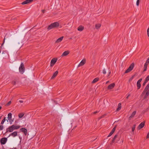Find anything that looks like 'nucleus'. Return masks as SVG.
<instances>
[{
  "label": "nucleus",
  "mask_w": 149,
  "mask_h": 149,
  "mask_svg": "<svg viewBox=\"0 0 149 149\" xmlns=\"http://www.w3.org/2000/svg\"><path fill=\"white\" fill-rule=\"evenodd\" d=\"M20 125H12L11 126H10L6 129V132L3 134V135H5L6 134L9 132H11L13 131L14 130H17L20 128Z\"/></svg>",
  "instance_id": "nucleus-1"
},
{
  "label": "nucleus",
  "mask_w": 149,
  "mask_h": 149,
  "mask_svg": "<svg viewBox=\"0 0 149 149\" xmlns=\"http://www.w3.org/2000/svg\"><path fill=\"white\" fill-rule=\"evenodd\" d=\"M22 42L16 41L13 45V49L15 50L19 48L20 49L22 46Z\"/></svg>",
  "instance_id": "nucleus-2"
},
{
  "label": "nucleus",
  "mask_w": 149,
  "mask_h": 149,
  "mask_svg": "<svg viewBox=\"0 0 149 149\" xmlns=\"http://www.w3.org/2000/svg\"><path fill=\"white\" fill-rule=\"evenodd\" d=\"M25 70V68L24 66V64L23 63H21L19 68V72L21 74H22L24 72Z\"/></svg>",
  "instance_id": "nucleus-3"
},
{
  "label": "nucleus",
  "mask_w": 149,
  "mask_h": 149,
  "mask_svg": "<svg viewBox=\"0 0 149 149\" xmlns=\"http://www.w3.org/2000/svg\"><path fill=\"white\" fill-rule=\"evenodd\" d=\"M134 63H132L129 66L128 68L125 71L124 73H127L132 70L134 67Z\"/></svg>",
  "instance_id": "nucleus-4"
},
{
  "label": "nucleus",
  "mask_w": 149,
  "mask_h": 149,
  "mask_svg": "<svg viewBox=\"0 0 149 149\" xmlns=\"http://www.w3.org/2000/svg\"><path fill=\"white\" fill-rule=\"evenodd\" d=\"M7 141V138L6 137L2 138L0 141L1 144V145H4L6 142Z\"/></svg>",
  "instance_id": "nucleus-5"
},
{
  "label": "nucleus",
  "mask_w": 149,
  "mask_h": 149,
  "mask_svg": "<svg viewBox=\"0 0 149 149\" xmlns=\"http://www.w3.org/2000/svg\"><path fill=\"white\" fill-rule=\"evenodd\" d=\"M57 60V58H53L50 62V66H53L56 63Z\"/></svg>",
  "instance_id": "nucleus-6"
},
{
  "label": "nucleus",
  "mask_w": 149,
  "mask_h": 149,
  "mask_svg": "<svg viewBox=\"0 0 149 149\" xmlns=\"http://www.w3.org/2000/svg\"><path fill=\"white\" fill-rule=\"evenodd\" d=\"M21 132H23L25 136H26L27 134V130L25 128L22 127L20 129Z\"/></svg>",
  "instance_id": "nucleus-7"
},
{
  "label": "nucleus",
  "mask_w": 149,
  "mask_h": 149,
  "mask_svg": "<svg viewBox=\"0 0 149 149\" xmlns=\"http://www.w3.org/2000/svg\"><path fill=\"white\" fill-rule=\"evenodd\" d=\"M145 124V122L143 121L141 122L138 126L137 129L139 130L141 129L144 126Z\"/></svg>",
  "instance_id": "nucleus-8"
},
{
  "label": "nucleus",
  "mask_w": 149,
  "mask_h": 149,
  "mask_svg": "<svg viewBox=\"0 0 149 149\" xmlns=\"http://www.w3.org/2000/svg\"><path fill=\"white\" fill-rule=\"evenodd\" d=\"M53 28H56L59 26V24L58 22H56L51 24Z\"/></svg>",
  "instance_id": "nucleus-9"
},
{
  "label": "nucleus",
  "mask_w": 149,
  "mask_h": 149,
  "mask_svg": "<svg viewBox=\"0 0 149 149\" xmlns=\"http://www.w3.org/2000/svg\"><path fill=\"white\" fill-rule=\"evenodd\" d=\"M17 135H18L17 134V131H14V132L10 133V135H9V136H8V137L10 136H12L13 137H15V136H17Z\"/></svg>",
  "instance_id": "nucleus-10"
},
{
  "label": "nucleus",
  "mask_w": 149,
  "mask_h": 149,
  "mask_svg": "<svg viewBox=\"0 0 149 149\" xmlns=\"http://www.w3.org/2000/svg\"><path fill=\"white\" fill-rule=\"evenodd\" d=\"M86 60L85 59H83L80 62V63L78 65V67L84 65L85 63Z\"/></svg>",
  "instance_id": "nucleus-11"
},
{
  "label": "nucleus",
  "mask_w": 149,
  "mask_h": 149,
  "mask_svg": "<svg viewBox=\"0 0 149 149\" xmlns=\"http://www.w3.org/2000/svg\"><path fill=\"white\" fill-rule=\"evenodd\" d=\"M33 0H26L22 2L21 4L22 5H25L30 3L33 1Z\"/></svg>",
  "instance_id": "nucleus-12"
},
{
  "label": "nucleus",
  "mask_w": 149,
  "mask_h": 149,
  "mask_svg": "<svg viewBox=\"0 0 149 149\" xmlns=\"http://www.w3.org/2000/svg\"><path fill=\"white\" fill-rule=\"evenodd\" d=\"M115 86L114 83H113L111 84L108 86L107 87V89L108 90H111L113 89Z\"/></svg>",
  "instance_id": "nucleus-13"
},
{
  "label": "nucleus",
  "mask_w": 149,
  "mask_h": 149,
  "mask_svg": "<svg viewBox=\"0 0 149 149\" xmlns=\"http://www.w3.org/2000/svg\"><path fill=\"white\" fill-rule=\"evenodd\" d=\"M149 89V84H148L147 86H146V87L144 88V90L142 93V94H143L144 93L146 92Z\"/></svg>",
  "instance_id": "nucleus-14"
},
{
  "label": "nucleus",
  "mask_w": 149,
  "mask_h": 149,
  "mask_svg": "<svg viewBox=\"0 0 149 149\" xmlns=\"http://www.w3.org/2000/svg\"><path fill=\"white\" fill-rule=\"evenodd\" d=\"M69 51H65L62 54L61 56L62 57L66 56L69 53Z\"/></svg>",
  "instance_id": "nucleus-15"
},
{
  "label": "nucleus",
  "mask_w": 149,
  "mask_h": 149,
  "mask_svg": "<svg viewBox=\"0 0 149 149\" xmlns=\"http://www.w3.org/2000/svg\"><path fill=\"white\" fill-rule=\"evenodd\" d=\"M58 73V71H56L54 73H53V74L51 78V79H53L54 78L57 76V74Z\"/></svg>",
  "instance_id": "nucleus-16"
},
{
  "label": "nucleus",
  "mask_w": 149,
  "mask_h": 149,
  "mask_svg": "<svg viewBox=\"0 0 149 149\" xmlns=\"http://www.w3.org/2000/svg\"><path fill=\"white\" fill-rule=\"evenodd\" d=\"M84 27L82 26H79V27L77 28V30L78 31H82L84 29Z\"/></svg>",
  "instance_id": "nucleus-17"
},
{
  "label": "nucleus",
  "mask_w": 149,
  "mask_h": 149,
  "mask_svg": "<svg viewBox=\"0 0 149 149\" xmlns=\"http://www.w3.org/2000/svg\"><path fill=\"white\" fill-rule=\"evenodd\" d=\"M8 116L7 117L8 119V120H10V119H11L12 118V114L11 113H8Z\"/></svg>",
  "instance_id": "nucleus-18"
},
{
  "label": "nucleus",
  "mask_w": 149,
  "mask_h": 149,
  "mask_svg": "<svg viewBox=\"0 0 149 149\" xmlns=\"http://www.w3.org/2000/svg\"><path fill=\"white\" fill-rule=\"evenodd\" d=\"M63 38V36L61 37L60 38L57 39V40H56V43H58L61 42Z\"/></svg>",
  "instance_id": "nucleus-19"
},
{
  "label": "nucleus",
  "mask_w": 149,
  "mask_h": 149,
  "mask_svg": "<svg viewBox=\"0 0 149 149\" xmlns=\"http://www.w3.org/2000/svg\"><path fill=\"white\" fill-rule=\"evenodd\" d=\"M136 111H134L132 113L131 115L129 117V118H132L133 117H134V116L136 114Z\"/></svg>",
  "instance_id": "nucleus-20"
},
{
  "label": "nucleus",
  "mask_w": 149,
  "mask_h": 149,
  "mask_svg": "<svg viewBox=\"0 0 149 149\" xmlns=\"http://www.w3.org/2000/svg\"><path fill=\"white\" fill-rule=\"evenodd\" d=\"M6 120L7 121V122H8V120L7 119H6V118L5 117L2 120L1 122V125H3V124L4 123L5 121Z\"/></svg>",
  "instance_id": "nucleus-21"
},
{
  "label": "nucleus",
  "mask_w": 149,
  "mask_h": 149,
  "mask_svg": "<svg viewBox=\"0 0 149 149\" xmlns=\"http://www.w3.org/2000/svg\"><path fill=\"white\" fill-rule=\"evenodd\" d=\"M121 103H119L118 105V107L116 111H118L120 110L121 109Z\"/></svg>",
  "instance_id": "nucleus-22"
},
{
  "label": "nucleus",
  "mask_w": 149,
  "mask_h": 149,
  "mask_svg": "<svg viewBox=\"0 0 149 149\" xmlns=\"http://www.w3.org/2000/svg\"><path fill=\"white\" fill-rule=\"evenodd\" d=\"M99 78L98 77H97L95 78L93 81H92V83L93 84H94L96 82H97L98 80H99Z\"/></svg>",
  "instance_id": "nucleus-23"
},
{
  "label": "nucleus",
  "mask_w": 149,
  "mask_h": 149,
  "mask_svg": "<svg viewBox=\"0 0 149 149\" xmlns=\"http://www.w3.org/2000/svg\"><path fill=\"white\" fill-rule=\"evenodd\" d=\"M148 65V64H146V63L144 64V69L143 70V72H145L146 70Z\"/></svg>",
  "instance_id": "nucleus-24"
},
{
  "label": "nucleus",
  "mask_w": 149,
  "mask_h": 149,
  "mask_svg": "<svg viewBox=\"0 0 149 149\" xmlns=\"http://www.w3.org/2000/svg\"><path fill=\"white\" fill-rule=\"evenodd\" d=\"M101 26V24H96L95 25V27L96 29H99Z\"/></svg>",
  "instance_id": "nucleus-25"
},
{
  "label": "nucleus",
  "mask_w": 149,
  "mask_h": 149,
  "mask_svg": "<svg viewBox=\"0 0 149 149\" xmlns=\"http://www.w3.org/2000/svg\"><path fill=\"white\" fill-rule=\"evenodd\" d=\"M54 29L53 28V27L52 26L51 24L50 25H49L47 28V29L49 31L52 29Z\"/></svg>",
  "instance_id": "nucleus-26"
},
{
  "label": "nucleus",
  "mask_w": 149,
  "mask_h": 149,
  "mask_svg": "<svg viewBox=\"0 0 149 149\" xmlns=\"http://www.w3.org/2000/svg\"><path fill=\"white\" fill-rule=\"evenodd\" d=\"M136 84L137 87V89L138 90L140 88L141 86V84L140 83H139V82H137Z\"/></svg>",
  "instance_id": "nucleus-27"
},
{
  "label": "nucleus",
  "mask_w": 149,
  "mask_h": 149,
  "mask_svg": "<svg viewBox=\"0 0 149 149\" xmlns=\"http://www.w3.org/2000/svg\"><path fill=\"white\" fill-rule=\"evenodd\" d=\"M24 114L23 113H21L18 115V117L19 118H22L24 116Z\"/></svg>",
  "instance_id": "nucleus-28"
},
{
  "label": "nucleus",
  "mask_w": 149,
  "mask_h": 149,
  "mask_svg": "<svg viewBox=\"0 0 149 149\" xmlns=\"http://www.w3.org/2000/svg\"><path fill=\"white\" fill-rule=\"evenodd\" d=\"M135 75H136L135 74H134V75H133V76H132V77L130 78V79L129 80V81H128L129 82H131V81H132V80L133 79V78H134V77L135 76Z\"/></svg>",
  "instance_id": "nucleus-29"
},
{
  "label": "nucleus",
  "mask_w": 149,
  "mask_h": 149,
  "mask_svg": "<svg viewBox=\"0 0 149 149\" xmlns=\"http://www.w3.org/2000/svg\"><path fill=\"white\" fill-rule=\"evenodd\" d=\"M116 126H117V125H115L114 127L113 128V129H112V130H111V132H113V133H114V132H115V130H116Z\"/></svg>",
  "instance_id": "nucleus-30"
},
{
  "label": "nucleus",
  "mask_w": 149,
  "mask_h": 149,
  "mask_svg": "<svg viewBox=\"0 0 149 149\" xmlns=\"http://www.w3.org/2000/svg\"><path fill=\"white\" fill-rule=\"evenodd\" d=\"M116 126H117V125H115L114 127L113 128V129H112V130H111V132H113V133H114V132H115V130H116Z\"/></svg>",
  "instance_id": "nucleus-31"
},
{
  "label": "nucleus",
  "mask_w": 149,
  "mask_h": 149,
  "mask_svg": "<svg viewBox=\"0 0 149 149\" xmlns=\"http://www.w3.org/2000/svg\"><path fill=\"white\" fill-rule=\"evenodd\" d=\"M116 126H117V125H115L114 127L113 128V129H112V130H111V132H113V133H114V132H115V130H116Z\"/></svg>",
  "instance_id": "nucleus-32"
},
{
  "label": "nucleus",
  "mask_w": 149,
  "mask_h": 149,
  "mask_svg": "<svg viewBox=\"0 0 149 149\" xmlns=\"http://www.w3.org/2000/svg\"><path fill=\"white\" fill-rule=\"evenodd\" d=\"M136 125L135 124L133 126V127H132V132H134L136 127Z\"/></svg>",
  "instance_id": "nucleus-33"
},
{
  "label": "nucleus",
  "mask_w": 149,
  "mask_h": 149,
  "mask_svg": "<svg viewBox=\"0 0 149 149\" xmlns=\"http://www.w3.org/2000/svg\"><path fill=\"white\" fill-rule=\"evenodd\" d=\"M14 118H13V119H12L11 118V119H10V120H9L10 124H12L13 122L14 121Z\"/></svg>",
  "instance_id": "nucleus-34"
},
{
  "label": "nucleus",
  "mask_w": 149,
  "mask_h": 149,
  "mask_svg": "<svg viewBox=\"0 0 149 149\" xmlns=\"http://www.w3.org/2000/svg\"><path fill=\"white\" fill-rule=\"evenodd\" d=\"M145 80L148 82V81L149 80V75L147 77Z\"/></svg>",
  "instance_id": "nucleus-35"
},
{
  "label": "nucleus",
  "mask_w": 149,
  "mask_h": 149,
  "mask_svg": "<svg viewBox=\"0 0 149 149\" xmlns=\"http://www.w3.org/2000/svg\"><path fill=\"white\" fill-rule=\"evenodd\" d=\"M4 127L3 125H0V131L2 130L3 129Z\"/></svg>",
  "instance_id": "nucleus-36"
},
{
  "label": "nucleus",
  "mask_w": 149,
  "mask_h": 149,
  "mask_svg": "<svg viewBox=\"0 0 149 149\" xmlns=\"http://www.w3.org/2000/svg\"><path fill=\"white\" fill-rule=\"evenodd\" d=\"M140 0H137L136 2V5L138 6L139 4Z\"/></svg>",
  "instance_id": "nucleus-37"
},
{
  "label": "nucleus",
  "mask_w": 149,
  "mask_h": 149,
  "mask_svg": "<svg viewBox=\"0 0 149 149\" xmlns=\"http://www.w3.org/2000/svg\"><path fill=\"white\" fill-rule=\"evenodd\" d=\"M113 132L111 131L110 133L109 134V135L107 136V137H110L113 134Z\"/></svg>",
  "instance_id": "nucleus-38"
},
{
  "label": "nucleus",
  "mask_w": 149,
  "mask_h": 149,
  "mask_svg": "<svg viewBox=\"0 0 149 149\" xmlns=\"http://www.w3.org/2000/svg\"><path fill=\"white\" fill-rule=\"evenodd\" d=\"M102 72L103 74H105L106 73V72L105 68H104L103 69L102 71Z\"/></svg>",
  "instance_id": "nucleus-39"
},
{
  "label": "nucleus",
  "mask_w": 149,
  "mask_h": 149,
  "mask_svg": "<svg viewBox=\"0 0 149 149\" xmlns=\"http://www.w3.org/2000/svg\"><path fill=\"white\" fill-rule=\"evenodd\" d=\"M116 139H114V138H113V139L112 141H111V144L112 143H114V141H115V140Z\"/></svg>",
  "instance_id": "nucleus-40"
},
{
  "label": "nucleus",
  "mask_w": 149,
  "mask_h": 149,
  "mask_svg": "<svg viewBox=\"0 0 149 149\" xmlns=\"http://www.w3.org/2000/svg\"><path fill=\"white\" fill-rule=\"evenodd\" d=\"M145 63L148 64L149 63V57L148 58Z\"/></svg>",
  "instance_id": "nucleus-41"
},
{
  "label": "nucleus",
  "mask_w": 149,
  "mask_h": 149,
  "mask_svg": "<svg viewBox=\"0 0 149 149\" xmlns=\"http://www.w3.org/2000/svg\"><path fill=\"white\" fill-rule=\"evenodd\" d=\"M145 95H146V96H148L149 95V90H148L147 91H146Z\"/></svg>",
  "instance_id": "nucleus-42"
},
{
  "label": "nucleus",
  "mask_w": 149,
  "mask_h": 149,
  "mask_svg": "<svg viewBox=\"0 0 149 149\" xmlns=\"http://www.w3.org/2000/svg\"><path fill=\"white\" fill-rule=\"evenodd\" d=\"M11 103V101H9V102H8V103L7 104H6V105L7 106H9L10 105V104Z\"/></svg>",
  "instance_id": "nucleus-43"
},
{
  "label": "nucleus",
  "mask_w": 149,
  "mask_h": 149,
  "mask_svg": "<svg viewBox=\"0 0 149 149\" xmlns=\"http://www.w3.org/2000/svg\"><path fill=\"white\" fill-rule=\"evenodd\" d=\"M147 82L145 80L144 82L143 83V84H142V85L143 86H145L146 83Z\"/></svg>",
  "instance_id": "nucleus-44"
},
{
  "label": "nucleus",
  "mask_w": 149,
  "mask_h": 149,
  "mask_svg": "<svg viewBox=\"0 0 149 149\" xmlns=\"http://www.w3.org/2000/svg\"><path fill=\"white\" fill-rule=\"evenodd\" d=\"M147 34L148 35L149 37V28H148L147 30Z\"/></svg>",
  "instance_id": "nucleus-45"
},
{
  "label": "nucleus",
  "mask_w": 149,
  "mask_h": 149,
  "mask_svg": "<svg viewBox=\"0 0 149 149\" xmlns=\"http://www.w3.org/2000/svg\"><path fill=\"white\" fill-rule=\"evenodd\" d=\"M142 78H141V79H139V80L138 81H137V82H139V83H141V81H142Z\"/></svg>",
  "instance_id": "nucleus-46"
},
{
  "label": "nucleus",
  "mask_w": 149,
  "mask_h": 149,
  "mask_svg": "<svg viewBox=\"0 0 149 149\" xmlns=\"http://www.w3.org/2000/svg\"><path fill=\"white\" fill-rule=\"evenodd\" d=\"M142 78H141V79H139V80L138 81H137V82H139V83H141V81H142Z\"/></svg>",
  "instance_id": "nucleus-47"
},
{
  "label": "nucleus",
  "mask_w": 149,
  "mask_h": 149,
  "mask_svg": "<svg viewBox=\"0 0 149 149\" xmlns=\"http://www.w3.org/2000/svg\"><path fill=\"white\" fill-rule=\"evenodd\" d=\"M5 37L4 39H3V42L2 43V44H1V46H2L3 45V44H4V42H5Z\"/></svg>",
  "instance_id": "nucleus-48"
},
{
  "label": "nucleus",
  "mask_w": 149,
  "mask_h": 149,
  "mask_svg": "<svg viewBox=\"0 0 149 149\" xmlns=\"http://www.w3.org/2000/svg\"><path fill=\"white\" fill-rule=\"evenodd\" d=\"M12 84L14 85H15L16 84V81H13L12 82Z\"/></svg>",
  "instance_id": "nucleus-49"
},
{
  "label": "nucleus",
  "mask_w": 149,
  "mask_h": 149,
  "mask_svg": "<svg viewBox=\"0 0 149 149\" xmlns=\"http://www.w3.org/2000/svg\"><path fill=\"white\" fill-rule=\"evenodd\" d=\"M149 138V132L148 133L146 136V138L148 139Z\"/></svg>",
  "instance_id": "nucleus-50"
},
{
  "label": "nucleus",
  "mask_w": 149,
  "mask_h": 149,
  "mask_svg": "<svg viewBox=\"0 0 149 149\" xmlns=\"http://www.w3.org/2000/svg\"><path fill=\"white\" fill-rule=\"evenodd\" d=\"M117 136H118V134H116L114 136L113 138H114V139H116L117 137Z\"/></svg>",
  "instance_id": "nucleus-51"
},
{
  "label": "nucleus",
  "mask_w": 149,
  "mask_h": 149,
  "mask_svg": "<svg viewBox=\"0 0 149 149\" xmlns=\"http://www.w3.org/2000/svg\"><path fill=\"white\" fill-rule=\"evenodd\" d=\"M105 116V115L104 114V115H103L102 116H101L100 117V118H103V117H104Z\"/></svg>",
  "instance_id": "nucleus-52"
},
{
  "label": "nucleus",
  "mask_w": 149,
  "mask_h": 149,
  "mask_svg": "<svg viewBox=\"0 0 149 149\" xmlns=\"http://www.w3.org/2000/svg\"><path fill=\"white\" fill-rule=\"evenodd\" d=\"M19 138L20 140V142H21V140H22V137H21L20 136H19Z\"/></svg>",
  "instance_id": "nucleus-53"
},
{
  "label": "nucleus",
  "mask_w": 149,
  "mask_h": 149,
  "mask_svg": "<svg viewBox=\"0 0 149 149\" xmlns=\"http://www.w3.org/2000/svg\"><path fill=\"white\" fill-rule=\"evenodd\" d=\"M130 94H128V95L127 96V97H126V98L127 99L130 96Z\"/></svg>",
  "instance_id": "nucleus-54"
},
{
  "label": "nucleus",
  "mask_w": 149,
  "mask_h": 149,
  "mask_svg": "<svg viewBox=\"0 0 149 149\" xmlns=\"http://www.w3.org/2000/svg\"><path fill=\"white\" fill-rule=\"evenodd\" d=\"M42 13H45V10H42Z\"/></svg>",
  "instance_id": "nucleus-55"
},
{
  "label": "nucleus",
  "mask_w": 149,
  "mask_h": 149,
  "mask_svg": "<svg viewBox=\"0 0 149 149\" xmlns=\"http://www.w3.org/2000/svg\"><path fill=\"white\" fill-rule=\"evenodd\" d=\"M98 111H95V112H93V113H94V114H96V113H98Z\"/></svg>",
  "instance_id": "nucleus-56"
},
{
  "label": "nucleus",
  "mask_w": 149,
  "mask_h": 149,
  "mask_svg": "<svg viewBox=\"0 0 149 149\" xmlns=\"http://www.w3.org/2000/svg\"><path fill=\"white\" fill-rule=\"evenodd\" d=\"M19 102H20V103H23V101L22 100H19Z\"/></svg>",
  "instance_id": "nucleus-57"
},
{
  "label": "nucleus",
  "mask_w": 149,
  "mask_h": 149,
  "mask_svg": "<svg viewBox=\"0 0 149 149\" xmlns=\"http://www.w3.org/2000/svg\"><path fill=\"white\" fill-rule=\"evenodd\" d=\"M148 96H146V95H145L144 96V99H146V97H147Z\"/></svg>",
  "instance_id": "nucleus-58"
},
{
  "label": "nucleus",
  "mask_w": 149,
  "mask_h": 149,
  "mask_svg": "<svg viewBox=\"0 0 149 149\" xmlns=\"http://www.w3.org/2000/svg\"><path fill=\"white\" fill-rule=\"evenodd\" d=\"M2 107L1 106H0V110L1 109Z\"/></svg>",
  "instance_id": "nucleus-59"
},
{
  "label": "nucleus",
  "mask_w": 149,
  "mask_h": 149,
  "mask_svg": "<svg viewBox=\"0 0 149 149\" xmlns=\"http://www.w3.org/2000/svg\"><path fill=\"white\" fill-rule=\"evenodd\" d=\"M11 149H17L16 148H12Z\"/></svg>",
  "instance_id": "nucleus-60"
},
{
  "label": "nucleus",
  "mask_w": 149,
  "mask_h": 149,
  "mask_svg": "<svg viewBox=\"0 0 149 149\" xmlns=\"http://www.w3.org/2000/svg\"><path fill=\"white\" fill-rule=\"evenodd\" d=\"M60 127H61V125L60 123Z\"/></svg>",
  "instance_id": "nucleus-61"
},
{
  "label": "nucleus",
  "mask_w": 149,
  "mask_h": 149,
  "mask_svg": "<svg viewBox=\"0 0 149 149\" xmlns=\"http://www.w3.org/2000/svg\"><path fill=\"white\" fill-rule=\"evenodd\" d=\"M1 118V116H0V120Z\"/></svg>",
  "instance_id": "nucleus-62"
},
{
  "label": "nucleus",
  "mask_w": 149,
  "mask_h": 149,
  "mask_svg": "<svg viewBox=\"0 0 149 149\" xmlns=\"http://www.w3.org/2000/svg\"><path fill=\"white\" fill-rule=\"evenodd\" d=\"M108 82H109L108 81H107V82H106V83H108Z\"/></svg>",
  "instance_id": "nucleus-63"
},
{
  "label": "nucleus",
  "mask_w": 149,
  "mask_h": 149,
  "mask_svg": "<svg viewBox=\"0 0 149 149\" xmlns=\"http://www.w3.org/2000/svg\"><path fill=\"white\" fill-rule=\"evenodd\" d=\"M111 73V72H109V74H110Z\"/></svg>",
  "instance_id": "nucleus-64"
}]
</instances>
